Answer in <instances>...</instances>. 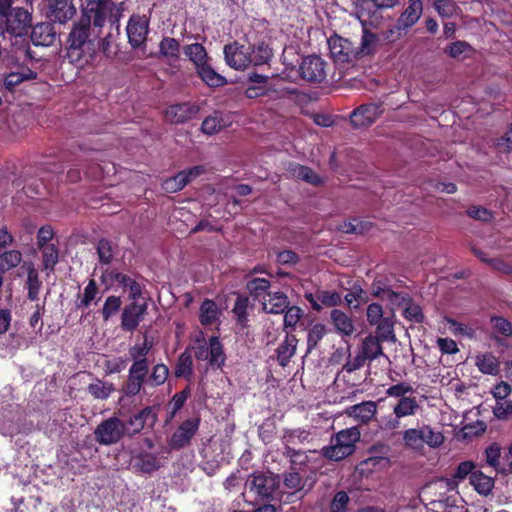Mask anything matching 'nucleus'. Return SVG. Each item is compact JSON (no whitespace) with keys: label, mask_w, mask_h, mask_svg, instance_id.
Masks as SVG:
<instances>
[{"label":"nucleus","mask_w":512,"mask_h":512,"mask_svg":"<svg viewBox=\"0 0 512 512\" xmlns=\"http://www.w3.org/2000/svg\"><path fill=\"white\" fill-rule=\"evenodd\" d=\"M122 16V7L113 0H85L82 4L81 18H87L89 24L102 28L108 21L118 24Z\"/></svg>","instance_id":"nucleus-1"},{"label":"nucleus","mask_w":512,"mask_h":512,"mask_svg":"<svg viewBox=\"0 0 512 512\" xmlns=\"http://www.w3.org/2000/svg\"><path fill=\"white\" fill-rule=\"evenodd\" d=\"M360 436L357 427L343 429L331 437L330 445L323 447L321 452L329 460L340 461L355 451V444Z\"/></svg>","instance_id":"nucleus-2"},{"label":"nucleus","mask_w":512,"mask_h":512,"mask_svg":"<svg viewBox=\"0 0 512 512\" xmlns=\"http://www.w3.org/2000/svg\"><path fill=\"white\" fill-rule=\"evenodd\" d=\"M31 26V14L23 8H15L11 11H0V35L4 32L14 37H22L27 34Z\"/></svg>","instance_id":"nucleus-3"},{"label":"nucleus","mask_w":512,"mask_h":512,"mask_svg":"<svg viewBox=\"0 0 512 512\" xmlns=\"http://www.w3.org/2000/svg\"><path fill=\"white\" fill-rule=\"evenodd\" d=\"M90 24L87 18H80L74 23L68 37L67 56L72 63H80L83 57L84 47L89 44Z\"/></svg>","instance_id":"nucleus-4"},{"label":"nucleus","mask_w":512,"mask_h":512,"mask_svg":"<svg viewBox=\"0 0 512 512\" xmlns=\"http://www.w3.org/2000/svg\"><path fill=\"white\" fill-rule=\"evenodd\" d=\"M125 435H127V425L117 416L101 421L94 430L95 440L104 446L118 443Z\"/></svg>","instance_id":"nucleus-5"},{"label":"nucleus","mask_w":512,"mask_h":512,"mask_svg":"<svg viewBox=\"0 0 512 512\" xmlns=\"http://www.w3.org/2000/svg\"><path fill=\"white\" fill-rule=\"evenodd\" d=\"M311 438V432L305 428L284 430L282 441L285 445V454L290 457L291 462H297V458L304 456V452L294 447L309 443Z\"/></svg>","instance_id":"nucleus-6"},{"label":"nucleus","mask_w":512,"mask_h":512,"mask_svg":"<svg viewBox=\"0 0 512 512\" xmlns=\"http://www.w3.org/2000/svg\"><path fill=\"white\" fill-rule=\"evenodd\" d=\"M328 47L336 63H349L357 59L356 46L349 39L333 35L328 39Z\"/></svg>","instance_id":"nucleus-7"},{"label":"nucleus","mask_w":512,"mask_h":512,"mask_svg":"<svg viewBox=\"0 0 512 512\" xmlns=\"http://www.w3.org/2000/svg\"><path fill=\"white\" fill-rule=\"evenodd\" d=\"M194 354L198 360H208L212 367L221 368L225 362L223 346L216 336L209 339L208 345L202 343L197 346Z\"/></svg>","instance_id":"nucleus-8"},{"label":"nucleus","mask_w":512,"mask_h":512,"mask_svg":"<svg viewBox=\"0 0 512 512\" xmlns=\"http://www.w3.org/2000/svg\"><path fill=\"white\" fill-rule=\"evenodd\" d=\"M158 420L157 409L148 406L130 416L127 420V435L132 437L145 428H153Z\"/></svg>","instance_id":"nucleus-9"},{"label":"nucleus","mask_w":512,"mask_h":512,"mask_svg":"<svg viewBox=\"0 0 512 512\" xmlns=\"http://www.w3.org/2000/svg\"><path fill=\"white\" fill-rule=\"evenodd\" d=\"M148 305L145 301L132 300L123 308L121 314V328L125 331H134L147 314Z\"/></svg>","instance_id":"nucleus-10"},{"label":"nucleus","mask_w":512,"mask_h":512,"mask_svg":"<svg viewBox=\"0 0 512 512\" xmlns=\"http://www.w3.org/2000/svg\"><path fill=\"white\" fill-rule=\"evenodd\" d=\"M126 32L133 48L141 47L149 32V19L145 15H132L128 21Z\"/></svg>","instance_id":"nucleus-11"},{"label":"nucleus","mask_w":512,"mask_h":512,"mask_svg":"<svg viewBox=\"0 0 512 512\" xmlns=\"http://www.w3.org/2000/svg\"><path fill=\"white\" fill-rule=\"evenodd\" d=\"M76 14L73 0H47V18L52 22L65 24Z\"/></svg>","instance_id":"nucleus-12"},{"label":"nucleus","mask_w":512,"mask_h":512,"mask_svg":"<svg viewBox=\"0 0 512 512\" xmlns=\"http://www.w3.org/2000/svg\"><path fill=\"white\" fill-rule=\"evenodd\" d=\"M250 492L255 493L261 499L272 496L278 486L276 477L272 474L258 473L252 475L246 483Z\"/></svg>","instance_id":"nucleus-13"},{"label":"nucleus","mask_w":512,"mask_h":512,"mask_svg":"<svg viewBox=\"0 0 512 512\" xmlns=\"http://www.w3.org/2000/svg\"><path fill=\"white\" fill-rule=\"evenodd\" d=\"M224 56L226 63L236 70H244L251 65L250 48L236 42L224 47Z\"/></svg>","instance_id":"nucleus-14"},{"label":"nucleus","mask_w":512,"mask_h":512,"mask_svg":"<svg viewBox=\"0 0 512 512\" xmlns=\"http://www.w3.org/2000/svg\"><path fill=\"white\" fill-rule=\"evenodd\" d=\"M199 424L200 419L198 417L189 418L184 421L173 433L170 440L171 447L179 449L187 445L196 434Z\"/></svg>","instance_id":"nucleus-15"},{"label":"nucleus","mask_w":512,"mask_h":512,"mask_svg":"<svg viewBox=\"0 0 512 512\" xmlns=\"http://www.w3.org/2000/svg\"><path fill=\"white\" fill-rule=\"evenodd\" d=\"M302 78L308 81H322L325 76V62L318 56L305 57L300 65Z\"/></svg>","instance_id":"nucleus-16"},{"label":"nucleus","mask_w":512,"mask_h":512,"mask_svg":"<svg viewBox=\"0 0 512 512\" xmlns=\"http://www.w3.org/2000/svg\"><path fill=\"white\" fill-rule=\"evenodd\" d=\"M381 114L382 109L378 104L362 105L351 114V123L354 127L369 126L373 124Z\"/></svg>","instance_id":"nucleus-17"},{"label":"nucleus","mask_w":512,"mask_h":512,"mask_svg":"<svg viewBox=\"0 0 512 512\" xmlns=\"http://www.w3.org/2000/svg\"><path fill=\"white\" fill-rule=\"evenodd\" d=\"M345 413L356 421L367 424L375 417L377 404L374 401H363L362 403L348 407Z\"/></svg>","instance_id":"nucleus-18"},{"label":"nucleus","mask_w":512,"mask_h":512,"mask_svg":"<svg viewBox=\"0 0 512 512\" xmlns=\"http://www.w3.org/2000/svg\"><path fill=\"white\" fill-rule=\"evenodd\" d=\"M197 112L196 106L189 103H180L168 107L165 112V118L171 123L178 124L191 119Z\"/></svg>","instance_id":"nucleus-19"},{"label":"nucleus","mask_w":512,"mask_h":512,"mask_svg":"<svg viewBox=\"0 0 512 512\" xmlns=\"http://www.w3.org/2000/svg\"><path fill=\"white\" fill-rule=\"evenodd\" d=\"M423 11L421 0H408V6L398 19V29L412 27L421 17Z\"/></svg>","instance_id":"nucleus-20"},{"label":"nucleus","mask_w":512,"mask_h":512,"mask_svg":"<svg viewBox=\"0 0 512 512\" xmlns=\"http://www.w3.org/2000/svg\"><path fill=\"white\" fill-rule=\"evenodd\" d=\"M30 37L35 46H51L56 39V33L51 23H40L32 28Z\"/></svg>","instance_id":"nucleus-21"},{"label":"nucleus","mask_w":512,"mask_h":512,"mask_svg":"<svg viewBox=\"0 0 512 512\" xmlns=\"http://www.w3.org/2000/svg\"><path fill=\"white\" fill-rule=\"evenodd\" d=\"M288 305V298L283 292H268L262 298L263 310L267 313H283L288 308Z\"/></svg>","instance_id":"nucleus-22"},{"label":"nucleus","mask_w":512,"mask_h":512,"mask_svg":"<svg viewBox=\"0 0 512 512\" xmlns=\"http://www.w3.org/2000/svg\"><path fill=\"white\" fill-rule=\"evenodd\" d=\"M331 321L336 331L342 336L349 337L355 332V326L352 318L341 310L331 311Z\"/></svg>","instance_id":"nucleus-23"},{"label":"nucleus","mask_w":512,"mask_h":512,"mask_svg":"<svg viewBox=\"0 0 512 512\" xmlns=\"http://www.w3.org/2000/svg\"><path fill=\"white\" fill-rule=\"evenodd\" d=\"M420 409V405L415 397H406L399 399L392 408L393 415L397 419L415 416Z\"/></svg>","instance_id":"nucleus-24"},{"label":"nucleus","mask_w":512,"mask_h":512,"mask_svg":"<svg viewBox=\"0 0 512 512\" xmlns=\"http://www.w3.org/2000/svg\"><path fill=\"white\" fill-rule=\"evenodd\" d=\"M159 54L165 58L170 65H174L179 60L180 44L172 37H164L159 43Z\"/></svg>","instance_id":"nucleus-25"},{"label":"nucleus","mask_w":512,"mask_h":512,"mask_svg":"<svg viewBox=\"0 0 512 512\" xmlns=\"http://www.w3.org/2000/svg\"><path fill=\"white\" fill-rule=\"evenodd\" d=\"M297 347V339L294 335L286 334L285 339L277 348V361L285 367L294 356Z\"/></svg>","instance_id":"nucleus-26"},{"label":"nucleus","mask_w":512,"mask_h":512,"mask_svg":"<svg viewBox=\"0 0 512 512\" xmlns=\"http://www.w3.org/2000/svg\"><path fill=\"white\" fill-rule=\"evenodd\" d=\"M381 340L374 336L368 335L366 336L361 344L360 351L368 361H373L379 356L383 355V348L381 346Z\"/></svg>","instance_id":"nucleus-27"},{"label":"nucleus","mask_w":512,"mask_h":512,"mask_svg":"<svg viewBox=\"0 0 512 512\" xmlns=\"http://www.w3.org/2000/svg\"><path fill=\"white\" fill-rule=\"evenodd\" d=\"M113 280L119 286H121L124 290L129 291V298L131 300H139L142 289L138 282L135 279L125 275L123 273H115L113 276Z\"/></svg>","instance_id":"nucleus-28"},{"label":"nucleus","mask_w":512,"mask_h":512,"mask_svg":"<svg viewBox=\"0 0 512 512\" xmlns=\"http://www.w3.org/2000/svg\"><path fill=\"white\" fill-rule=\"evenodd\" d=\"M27 272V286H28V297L32 301L38 299V294L41 287V281L39 280L38 273L32 263L25 262L22 266Z\"/></svg>","instance_id":"nucleus-29"},{"label":"nucleus","mask_w":512,"mask_h":512,"mask_svg":"<svg viewBox=\"0 0 512 512\" xmlns=\"http://www.w3.org/2000/svg\"><path fill=\"white\" fill-rule=\"evenodd\" d=\"M470 483L482 495H488L494 486L493 479L481 471H474L471 474Z\"/></svg>","instance_id":"nucleus-30"},{"label":"nucleus","mask_w":512,"mask_h":512,"mask_svg":"<svg viewBox=\"0 0 512 512\" xmlns=\"http://www.w3.org/2000/svg\"><path fill=\"white\" fill-rule=\"evenodd\" d=\"M197 72L200 78L210 87H220L226 83L225 78L207 63L197 68Z\"/></svg>","instance_id":"nucleus-31"},{"label":"nucleus","mask_w":512,"mask_h":512,"mask_svg":"<svg viewBox=\"0 0 512 512\" xmlns=\"http://www.w3.org/2000/svg\"><path fill=\"white\" fill-rule=\"evenodd\" d=\"M184 54L194 63L196 69L207 63V53L200 43H193L184 47Z\"/></svg>","instance_id":"nucleus-32"},{"label":"nucleus","mask_w":512,"mask_h":512,"mask_svg":"<svg viewBox=\"0 0 512 512\" xmlns=\"http://www.w3.org/2000/svg\"><path fill=\"white\" fill-rule=\"evenodd\" d=\"M422 433V447L424 445L429 446L430 448H438L444 442V436L441 431L433 429L429 425L421 426Z\"/></svg>","instance_id":"nucleus-33"},{"label":"nucleus","mask_w":512,"mask_h":512,"mask_svg":"<svg viewBox=\"0 0 512 512\" xmlns=\"http://www.w3.org/2000/svg\"><path fill=\"white\" fill-rule=\"evenodd\" d=\"M378 38L368 30H363L360 45L356 47L357 59L374 53Z\"/></svg>","instance_id":"nucleus-34"},{"label":"nucleus","mask_w":512,"mask_h":512,"mask_svg":"<svg viewBox=\"0 0 512 512\" xmlns=\"http://www.w3.org/2000/svg\"><path fill=\"white\" fill-rule=\"evenodd\" d=\"M476 366L485 374H496L499 370V362L491 353H483L476 356Z\"/></svg>","instance_id":"nucleus-35"},{"label":"nucleus","mask_w":512,"mask_h":512,"mask_svg":"<svg viewBox=\"0 0 512 512\" xmlns=\"http://www.w3.org/2000/svg\"><path fill=\"white\" fill-rule=\"evenodd\" d=\"M402 439L407 448L417 452L423 450L421 427L405 430Z\"/></svg>","instance_id":"nucleus-36"},{"label":"nucleus","mask_w":512,"mask_h":512,"mask_svg":"<svg viewBox=\"0 0 512 512\" xmlns=\"http://www.w3.org/2000/svg\"><path fill=\"white\" fill-rule=\"evenodd\" d=\"M377 326V335L381 341L395 342L396 336L394 333V321L390 316L384 317Z\"/></svg>","instance_id":"nucleus-37"},{"label":"nucleus","mask_w":512,"mask_h":512,"mask_svg":"<svg viewBox=\"0 0 512 512\" xmlns=\"http://www.w3.org/2000/svg\"><path fill=\"white\" fill-rule=\"evenodd\" d=\"M219 316L216 303L212 300H205L200 308V320L204 325L214 324Z\"/></svg>","instance_id":"nucleus-38"},{"label":"nucleus","mask_w":512,"mask_h":512,"mask_svg":"<svg viewBox=\"0 0 512 512\" xmlns=\"http://www.w3.org/2000/svg\"><path fill=\"white\" fill-rule=\"evenodd\" d=\"M291 172L295 178L309 184L318 185L321 183L320 177L309 167L297 164L291 168Z\"/></svg>","instance_id":"nucleus-39"},{"label":"nucleus","mask_w":512,"mask_h":512,"mask_svg":"<svg viewBox=\"0 0 512 512\" xmlns=\"http://www.w3.org/2000/svg\"><path fill=\"white\" fill-rule=\"evenodd\" d=\"M88 392L96 399L105 400L114 391V386L111 383H107L101 380H96L89 384Z\"/></svg>","instance_id":"nucleus-40"},{"label":"nucleus","mask_w":512,"mask_h":512,"mask_svg":"<svg viewBox=\"0 0 512 512\" xmlns=\"http://www.w3.org/2000/svg\"><path fill=\"white\" fill-rule=\"evenodd\" d=\"M22 260V254L18 250H4L0 252V269L8 271L16 267Z\"/></svg>","instance_id":"nucleus-41"},{"label":"nucleus","mask_w":512,"mask_h":512,"mask_svg":"<svg viewBox=\"0 0 512 512\" xmlns=\"http://www.w3.org/2000/svg\"><path fill=\"white\" fill-rule=\"evenodd\" d=\"M271 56V49L264 43H261L253 49H250L251 65H263L270 60Z\"/></svg>","instance_id":"nucleus-42"},{"label":"nucleus","mask_w":512,"mask_h":512,"mask_svg":"<svg viewBox=\"0 0 512 512\" xmlns=\"http://www.w3.org/2000/svg\"><path fill=\"white\" fill-rule=\"evenodd\" d=\"M192 372V357L189 353L184 352L179 356L178 361L176 363L175 375L176 377L189 378L192 375Z\"/></svg>","instance_id":"nucleus-43"},{"label":"nucleus","mask_w":512,"mask_h":512,"mask_svg":"<svg viewBox=\"0 0 512 512\" xmlns=\"http://www.w3.org/2000/svg\"><path fill=\"white\" fill-rule=\"evenodd\" d=\"M269 288L270 282L264 278H254L247 282V290L255 298H263Z\"/></svg>","instance_id":"nucleus-44"},{"label":"nucleus","mask_w":512,"mask_h":512,"mask_svg":"<svg viewBox=\"0 0 512 512\" xmlns=\"http://www.w3.org/2000/svg\"><path fill=\"white\" fill-rule=\"evenodd\" d=\"M35 77L36 74L31 70H27L25 73L11 72L5 76L4 85L7 89L13 90L24 80L34 79Z\"/></svg>","instance_id":"nucleus-45"},{"label":"nucleus","mask_w":512,"mask_h":512,"mask_svg":"<svg viewBox=\"0 0 512 512\" xmlns=\"http://www.w3.org/2000/svg\"><path fill=\"white\" fill-rule=\"evenodd\" d=\"M188 183L187 174L179 172L176 176L163 182V189L166 192L174 193L184 188Z\"/></svg>","instance_id":"nucleus-46"},{"label":"nucleus","mask_w":512,"mask_h":512,"mask_svg":"<svg viewBox=\"0 0 512 512\" xmlns=\"http://www.w3.org/2000/svg\"><path fill=\"white\" fill-rule=\"evenodd\" d=\"M249 299L247 297H237L233 307V312L240 325L245 326L248 321Z\"/></svg>","instance_id":"nucleus-47"},{"label":"nucleus","mask_w":512,"mask_h":512,"mask_svg":"<svg viewBox=\"0 0 512 512\" xmlns=\"http://www.w3.org/2000/svg\"><path fill=\"white\" fill-rule=\"evenodd\" d=\"M122 301L118 296H108L102 308V316L105 321L114 316L121 308Z\"/></svg>","instance_id":"nucleus-48"},{"label":"nucleus","mask_w":512,"mask_h":512,"mask_svg":"<svg viewBox=\"0 0 512 512\" xmlns=\"http://www.w3.org/2000/svg\"><path fill=\"white\" fill-rule=\"evenodd\" d=\"M434 7L440 16L446 18L457 15L459 10L453 0H436Z\"/></svg>","instance_id":"nucleus-49"},{"label":"nucleus","mask_w":512,"mask_h":512,"mask_svg":"<svg viewBox=\"0 0 512 512\" xmlns=\"http://www.w3.org/2000/svg\"><path fill=\"white\" fill-rule=\"evenodd\" d=\"M413 392L414 388L407 382H399L386 389V395L388 397L398 398V400L408 397L407 394H411Z\"/></svg>","instance_id":"nucleus-50"},{"label":"nucleus","mask_w":512,"mask_h":512,"mask_svg":"<svg viewBox=\"0 0 512 512\" xmlns=\"http://www.w3.org/2000/svg\"><path fill=\"white\" fill-rule=\"evenodd\" d=\"M326 327L321 323H317L313 325L309 331L307 336V345L308 350L315 348L318 342L325 336Z\"/></svg>","instance_id":"nucleus-51"},{"label":"nucleus","mask_w":512,"mask_h":512,"mask_svg":"<svg viewBox=\"0 0 512 512\" xmlns=\"http://www.w3.org/2000/svg\"><path fill=\"white\" fill-rule=\"evenodd\" d=\"M152 344L145 338L143 343L136 344L129 349V355L133 362L147 361L146 356L149 353Z\"/></svg>","instance_id":"nucleus-52"},{"label":"nucleus","mask_w":512,"mask_h":512,"mask_svg":"<svg viewBox=\"0 0 512 512\" xmlns=\"http://www.w3.org/2000/svg\"><path fill=\"white\" fill-rule=\"evenodd\" d=\"M169 375V369L164 364L154 366L152 373L148 379V383L152 386H159L165 383Z\"/></svg>","instance_id":"nucleus-53"},{"label":"nucleus","mask_w":512,"mask_h":512,"mask_svg":"<svg viewBox=\"0 0 512 512\" xmlns=\"http://www.w3.org/2000/svg\"><path fill=\"white\" fill-rule=\"evenodd\" d=\"M348 306L358 308L360 302L366 301L365 292L360 285H353L350 291L345 295Z\"/></svg>","instance_id":"nucleus-54"},{"label":"nucleus","mask_w":512,"mask_h":512,"mask_svg":"<svg viewBox=\"0 0 512 512\" xmlns=\"http://www.w3.org/2000/svg\"><path fill=\"white\" fill-rule=\"evenodd\" d=\"M284 486L287 489L299 492L304 487V481L299 472L290 471L284 475Z\"/></svg>","instance_id":"nucleus-55"},{"label":"nucleus","mask_w":512,"mask_h":512,"mask_svg":"<svg viewBox=\"0 0 512 512\" xmlns=\"http://www.w3.org/2000/svg\"><path fill=\"white\" fill-rule=\"evenodd\" d=\"M317 299L322 306L333 307L341 303V295L336 291L321 290L317 292Z\"/></svg>","instance_id":"nucleus-56"},{"label":"nucleus","mask_w":512,"mask_h":512,"mask_svg":"<svg viewBox=\"0 0 512 512\" xmlns=\"http://www.w3.org/2000/svg\"><path fill=\"white\" fill-rule=\"evenodd\" d=\"M43 254V263L46 269H53L58 262V250L54 244L40 247Z\"/></svg>","instance_id":"nucleus-57"},{"label":"nucleus","mask_w":512,"mask_h":512,"mask_svg":"<svg viewBox=\"0 0 512 512\" xmlns=\"http://www.w3.org/2000/svg\"><path fill=\"white\" fill-rule=\"evenodd\" d=\"M491 325L494 333L503 335V336H511L512 335V324L502 317H492Z\"/></svg>","instance_id":"nucleus-58"},{"label":"nucleus","mask_w":512,"mask_h":512,"mask_svg":"<svg viewBox=\"0 0 512 512\" xmlns=\"http://www.w3.org/2000/svg\"><path fill=\"white\" fill-rule=\"evenodd\" d=\"M147 374H148L147 361L133 362L132 366L129 369V377L131 379L139 380L141 382H144Z\"/></svg>","instance_id":"nucleus-59"},{"label":"nucleus","mask_w":512,"mask_h":512,"mask_svg":"<svg viewBox=\"0 0 512 512\" xmlns=\"http://www.w3.org/2000/svg\"><path fill=\"white\" fill-rule=\"evenodd\" d=\"M97 253L100 262L104 264L110 263L113 258V250L111 243L105 239L100 240L97 245Z\"/></svg>","instance_id":"nucleus-60"},{"label":"nucleus","mask_w":512,"mask_h":512,"mask_svg":"<svg viewBox=\"0 0 512 512\" xmlns=\"http://www.w3.org/2000/svg\"><path fill=\"white\" fill-rule=\"evenodd\" d=\"M493 413L498 419H507L512 415V401L498 400L493 408Z\"/></svg>","instance_id":"nucleus-61"},{"label":"nucleus","mask_w":512,"mask_h":512,"mask_svg":"<svg viewBox=\"0 0 512 512\" xmlns=\"http://www.w3.org/2000/svg\"><path fill=\"white\" fill-rule=\"evenodd\" d=\"M404 309V317L415 321L421 322L423 319L422 311L419 305L411 302L410 299L407 300L406 304L403 306Z\"/></svg>","instance_id":"nucleus-62"},{"label":"nucleus","mask_w":512,"mask_h":512,"mask_svg":"<svg viewBox=\"0 0 512 512\" xmlns=\"http://www.w3.org/2000/svg\"><path fill=\"white\" fill-rule=\"evenodd\" d=\"M348 502L349 496L347 495V493L344 491H340L334 496L330 505V511L345 512Z\"/></svg>","instance_id":"nucleus-63"},{"label":"nucleus","mask_w":512,"mask_h":512,"mask_svg":"<svg viewBox=\"0 0 512 512\" xmlns=\"http://www.w3.org/2000/svg\"><path fill=\"white\" fill-rule=\"evenodd\" d=\"M366 316L370 325H376L384 318L382 306L377 303H371L367 307Z\"/></svg>","instance_id":"nucleus-64"}]
</instances>
